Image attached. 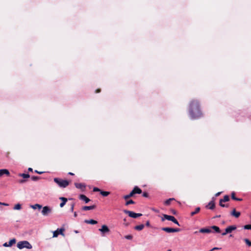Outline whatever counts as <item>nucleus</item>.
<instances>
[{
    "mask_svg": "<svg viewBox=\"0 0 251 251\" xmlns=\"http://www.w3.org/2000/svg\"><path fill=\"white\" fill-rule=\"evenodd\" d=\"M189 115L191 119L195 120L202 117L199 102L197 100L191 101L189 106Z\"/></svg>",
    "mask_w": 251,
    "mask_h": 251,
    "instance_id": "obj_1",
    "label": "nucleus"
},
{
    "mask_svg": "<svg viewBox=\"0 0 251 251\" xmlns=\"http://www.w3.org/2000/svg\"><path fill=\"white\" fill-rule=\"evenodd\" d=\"M17 247L18 249L21 250L24 248L31 249L32 248V245L27 241H22L18 242Z\"/></svg>",
    "mask_w": 251,
    "mask_h": 251,
    "instance_id": "obj_2",
    "label": "nucleus"
},
{
    "mask_svg": "<svg viewBox=\"0 0 251 251\" xmlns=\"http://www.w3.org/2000/svg\"><path fill=\"white\" fill-rule=\"evenodd\" d=\"M53 180L60 188H66L69 184L68 180H63L57 177L54 178Z\"/></svg>",
    "mask_w": 251,
    "mask_h": 251,
    "instance_id": "obj_3",
    "label": "nucleus"
},
{
    "mask_svg": "<svg viewBox=\"0 0 251 251\" xmlns=\"http://www.w3.org/2000/svg\"><path fill=\"white\" fill-rule=\"evenodd\" d=\"M165 219H166L168 221H171L173 222L174 223L178 225V226H180V225H179V223L178 222V221L173 216L164 214L163 217L162 218V221H163Z\"/></svg>",
    "mask_w": 251,
    "mask_h": 251,
    "instance_id": "obj_4",
    "label": "nucleus"
},
{
    "mask_svg": "<svg viewBox=\"0 0 251 251\" xmlns=\"http://www.w3.org/2000/svg\"><path fill=\"white\" fill-rule=\"evenodd\" d=\"M123 212H124V213L128 214L130 217L133 218H137L140 217L142 215V214L141 213H136L133 211H129V210H126V209H124L123 210Z\"/></svg>",
    "mask_w": 251,
    "mask_h": 251,
    "instance_id": "obj_5",
    "label": "nucleus"
},
{
    "mask_svg": "<svg viewBox=\"0 0 251 251\" xmlns=\"http://www.w3.org/2000/svg\"><path fill=\"white\" fill-rule=\"evenodd\" d=\"M51 212V209L48 206H45L43 207L41 213L43 216H47Z\"/></svg>",
    "mask_w": 251,
    "mask_h": 251,
    "instance_id": "obj_6",
    "label": "nucleus"
},
{
    "mask_svg": "<svg viewBox=\"0 0 251 251\" xmlns=\"http://www.w3.org/2000/svg\"><path fill=\"white\" fill-rule=\"evenodd\" d=\"M64 228H58L57 230L54 231L53 232V237H56L58 236V235L60 234L62 235H64L63 233V231H64Z\"/></svg>",
    "mask_w": 251,
    "mask_h": 251,
    "instance_id": "obj_7",
    "label": "nucleus"
},
{
    "mask_svg": "<svg viewBox=\"0 0 251 251\" xmlns=\"http://www.w3.org/2000/svg\"><path fill=\"white\" fill-rule=\"evenodd\" d=\"M99 230L101 232L102 236H104V234L110 231L108 227L106 225H102L101 228H100Z\"/></svg>",
    "mask_w": 251,
    "mask_h": 251,
    "instance_id": "obj_8",
    "label": "nucleus"
},
{
    "mask_svg": "<svg viewBox=\"0 0 251 251\" xmlns=\"http://www.w3.org/2000/svg\"><path fill=\"white\" fill-rule=\"evenodd\" d=\"M162 230L168 233L178 232L180 231L179 228H174L171 227H162Z\"/></svg>",
    "mask_w": 251,
    "mask_h": 251,
    "instance_id": "obj_9",
    "label": "nucleus"
},
{
    "mask_svg": "<svg viewBox=\"0 0 251 251\" xmlns=\"http://www.w3.org/2000/svg\"><path fill=\"white\" fill-rule=\"evenodd\" d=\"M214 201H215V198L213 197L212 198V200L208 203L207 205H206L205 207L206 208L209 209L210 210L214 209L215 207Z\"/></svg>",
    "mask_w": 251,
    "mask_h": 251,
    "instance_id": "obj_10",
    "label": "nucleus"
},
{
    "mask_svg": "<svg viewBox=\"0 0 251 251\" xmlns=\"http://www.w3.org/2000/svg\"><path fill=\"white\" fill-rule=\"evenodd\" d=\"M16 240L15 238L11 239L8 243L5 242L3 244V246L4 247H11L13 244H15Z\"/></svg>",
    "mask_w": 251,
    "mask_h": 251,
    "instance_id": "obj_11",
    "label": "nucleus"
},
{
    "mask_svg": "<svg viewBox=\"0 0 251 251\" xmlns=\"http://www.w3.org/2000/svg\"><path fill=\"white\" fill-rule=\"evenodd\" d=\"M75 185L76 188L80 189L82 191H84L86 188V185L84 183H75Z\"/></svg>",
    "mask_w": 251,
    "mask_h": 251,
    "instance_id": "obj_12",
    "label": "nucleus"
},
{
    "mask_svg": "<svg viewBox=\"0 0 251 251\" xmlns=\"http://www.w3.org/2000/svg\"><path fill=\"white\" fill-rule=\"evenodd\" d=\"M236 229V226L235 225H233V226H227L226 228V232H227V233H231L233 230H234Z\"/></svg>",
    "mask_w": 251,
    "mask_h": 251,
    "instance_id": "obj_13",
    "label": "nucleus"
},
{
    "mask_svg": "<svg viewBox=\"0 0 251 251\" xmlns=\"http://www.w3.org/2000/svg\"><path fill=\"white\" fill-rule=\"evenodd\" d=\"M79 198L80 200L83 201L85 203H88L90 201V200L85 195L81 194L79 196Z\"/></svg>",
    "mask_w": 251,
    "mask_h": 251,
    "instance_id": "obj_14",
    "label": "nucleus"
},
{
    "mask_svg": "<svg viewBox=\"0 0 251 251\" xmlns=\"http://www.w3.org/2000/svg\"><path fill=\"white\" fill-rule=\"evenodd\" d=\"M3 175L9 176L10 173L7 169H0V177H1Z\"/></svg>",
    "mask_w": 251,
    "mask_h": 251,
    "instance_id": "obj_15",
    "label": "nucleus"
},
{
    "mask_svg": "<svg viewBox=\"0 0 251 251\" xmlns=\"http://www.w3.org/2000/svg\"><path fill=\"white\" fill-rule=\"evenodd\" d=\"M134 193V195L135 194H140L142 193V190L137 186H135L133 189L131 191Z\"/></svg>",
    "mask_w": 251,
    "mask_h": 251,
    "instance_id": "obj_16",
    "label": "nucleus"
},
{
    "mask_svg": "<svg viewBox=\"0 0 251 251\" xmlns=\"http://www.w3.org/2000/svg\"><path fill=\"white\" fill-rule=\"evenodd\" d=\"M96 207L95 205H93L91 206H84L82 207V209L83 210H90L95 209Z\"/></svg>",
    "mask_w": 251,
    "mask_h": 251,
    "instance_id": "obj_17",
    "label": "nucleus"
},
{
    "mask_svg": "<svg viewBox=\"0 0 251 251\" xmlns=\"http://www.w3.org/2000/svg\"><path fill=\"white\" fill-rule=\"evenodd\" d=\"M59 199L62 201V202L60 204V207H63L67 201V199L64 197H60Z\"/></svg>",
    "mask_w": 251,
    "mask_h": 251,
    "instance_id": "obj_18",
    "label": "nucleus"
},
{
    "mask_svg": "<svg viewBox=\"0 0 251 251\" xmlns=\"http://www.w3.org/2000/svg\"><path fill=\"white\" fill-rule=\"evenodd\" d=\"M240 212L236 211L235 210V209H233V210L231 212V215L232 216H234L236 218H238L240 216Z\"/></svg>",
    "mask_w": 251,
    "mask_h": 251,
    "instance_id": "obj_19",
    "label": "nucleus"
},
{
    "mask_svg": "<svg viewBox=\"0 0 251 251\" xmlns=\"http://www.w3.org/2000/svg\"><path fill=\"white\" fill-rule=\"evenodd\" d=\"M199 231H200V232H201V233H209L212 232L211 229L208 228H202L200 229Z\"/></svg>",
    "mask_w": 251,
    "mask_h": 251,
    "instance_id": "obj_20",
    "label": "nucleus"
},
{
    "mask_svg": "<svg viewBox=\"0 0 251 251\" xmlns=\"http://www.w3.org/2000/svg\"><path fill=\"white\" fill-rule=\"evenodd\" d=\"M84 222L85 223H86V224H92V225H95V224H97L98 223L97 221H95V220H93V219L85 220L84 221Z\"/></svg>",
    "mask_w": 251,
    "mask_h": 251,
    "instance_id": "obj_21",
    "label": "nucleus"
},
{
    "mask_svg": "<svg viewBox=\"0 0 251 251\" xmlns=\"http://www.w3.org/2000/svg\"><path fill=\"white\" fill-rule=\"evenodd\" d=\"M211 228L213 229L215 231V232L216 233H220L221 232V230H220V228L217 226H211Z\"/></svg>",
    "mask_w": 251,
    "mask_h": 251,
    "instance_id": "obj_22",
    "label": "nucleus"
},
{
    "mask_svg": "<svg viewBox=\"0 0 251 251\" xmlns=\"http://www.w3.org/2000/svg\"><path fill=\"white\" fill-rule=\"evenodd\" d=\"M144 226H145L144 225L141 224V225L135 226L134 227V229L140 231V230H142L144 228Z\"/></svg>",
    "mask_w": 251,
    "mask_h": 251,
    "instance_id": "obj_23",
    "label": "nucleus"
},
{
    "mask_svg": "<svg viewBox=\"0 0 251 251\" xmlns=\"http://www.w3.org/2000/svg\"><path fill=\"white\" fill-rule=\"evenodd\" d=\"M229 200V198L228 195H225L223 199H220V203L223 202H226Z\"/></svg>",
    "mask_w": 251,
    "mask_h": 251,
    "instance_id": "obj_24",
    "label": "nucleus"
},
{
    "mask_svg": "<svg viewBox=\"0 0 251 251\" xmlns=\"http://www.w3.org/2000/svg\"><path fill=\"white\" fill-rule=\"evenodd\" d=\"M30 207L32 208H33V209H35L37 208H38L39 209H40L42 207V205L39 204H35L34 205H31L30 206Z\"/></svg>",
    "mask_w": 251,
    "mask_h": 251,
    "instance_id": "obj_25",
    "label": "nucleus"
},
{
    "mask_svg": "<svg viewBox=\"0 0 251 251\" xmlns=\"http://www.w3.org/2000/svg\"><path fill=\"white\" fill-rule=\"evenodd\" d=\"M19 176L23 177L24 178H29L30 177V176H29V174H25V173L19 174Z\"/></svg>",
    "mask_w": 251,
    "mask_h": 251,
    "instance_id": "obj_26",
    "label": "nucleus"
},
{
    "mask_svg": "<svg viewBox=\"0 0 251 251\" xmlns=\"http://www.w3.org/2000/svg\"><path fill=\"white\" fill-rule=\"evenodd\" d=\"M134 195V193L131 192L129 194L125 195L123 197L124 199L125 200H127L128 198L132 197Z\"/></svg>",
    "mask_w": 251,
    "mask_h": 251,
    "instance_id": "obj_27",
    "label": "nucleus"
},
{
    "mask_svg": "<svg viewBox=\"0 0 251 251\" xmlns=\"http://www.w3.org/2000/svg\"><path fill=\"white\" fill-rule=\"evenodd\" d=\"M200 208L199 207H197L194 211H193L191 213V214H190L191 216H194L195 214L198 213L200 211Z\"/></svg>",
    "mask_w": 251,
    "mask_h": 251,
    "instance_id": "obj_28",
    "label": "nucleus"
},
{
    "mask_svg": "<svg viewBox=\"0 0 251 251\" xmlns=\"http://www.w3.org/2000/svg\"><path fill=\"white\" fill-rule=\"evenodd\" d=\"M100 194L103 197H106L110 194V193L108 191H104L101 190Z\"/></svg>",
    "mask_w": 251,
    "mask_h": 251,
    "instance_id": "obj_29",
    "label": "nucleus"
},
{
    "mask_svg": "<svg viewBox=\"0 0 251 251\" xmlns=\"http://www.w3.org/2000/svg\"><path fill=\"white\" fill-rule=\"evenodd\" d=\"M173 200H175V199L174 198H170L168 200H167L165 201V204L166 205H168L170 204L171 203V201H173Z\"/></svg>",
    "mask_w": 251,
    "mask_h": 251,
    "instance_id": "obj_30",
    "label": "nucleus"
},
{
    "mask_svg": "<svg viewBox=\"0 0 251 251\" xmlns=\"http://www.w3.org/2000/svg\"><path fill=\"white\" fill-rule=\"evenodd\" d=\"M231 198L233 200H236V201H240L242 200V199H239V198H237L235 196V194L234 192H232L231 193Z\"/></svg>",
    "mask_w": 251,
    "mask_h": 251,
    "instance_id": "obj_31",
    "label": "nucleus"
},
{
    "mask_svg": "<svg viewBox=\"0 0 251 251\" xmlns=\"http://www.w3.org/2000/svg\"><path fill=\"white\" fill-rule=\"evenodd\" d=\"M21 208V205L20 203L16 204L13 207L14 210H20Z\"/></svg>",
    "mask_w": 251,
    "mask_h": 251,
    "instance_id": "obj_32",
    "label": "nucleus"
},
{
    "mask_svg": "<svg viewBox=\"0 0 251 251\" xmlns=\"http://www.w3.org/2000/svg\"><path fill=\"white\" fill-rule=\"evenodd\" d=\"M40 178V177L38 176H32L31 177V180L34 181H36L38 180Z\"/></svg>",
    "mask_w": 251,
    "mask_h": 251,
    "instance_id": "obj_33",
    "label": "nucleus"
},
{
    "mask_svg": "<svg viewBox=\"0 0 251 251\" xmlns=\"http://www.w3.org/2000/svg\"><path fill=\"white\" fill-rule=\"evenodd\" d=\"M244 240L248 246L251 247V241L247 238L244 239Z\"/></svg>",
    "mask_w": 251,
    "mask_h": 251,
    "instance_id": "obj_34",
    "label": "nucleus"
},
{
    "mask_svg": "<svg viewBox=\"0 0 251 251\" xmlns=\"http://www.w3.org/2000/svg\"><path fill=\"white\" fill-rule=\"evenodd\" d=\"M134 203H135V202L133 200H130L129 201H126L125 204H126V205H128L129 204H134Z\"/></svg>",
    "mask_w": 251,
    "mask_h": 251,
    "instance_id": "obj_35",
    "label": "nucleus"
},
{
    "mask_svg": "<svg viewBox=\"0 0 251 251\" xmlns=\"http://www.w3.org/2000/svg\"><path fill=\"white\" fill-rule=\"evenodd\" d=\"M244 228L245 229L251 230V225H246L244 226Z\"/></svg>",
    "mask_w": 251,
    "mask_h": 251,
    "instance_id": "obj_36",
    "label": "nucleus"
},
{
    "mask_svg": "<svg viewBox=\"0 0 251 251\" xmlns=\"http://www.w3.org/2000/svg\"><path fill=\"white\" fill-rule=\"evenodd\" d=\"M93 190L94 192H100V193L101 191V190L98 187H94Z\"/></svg>",
    "mask_w": 251,
    "mask_h": 251,
    "instance_id": "obj_37",
    "label": "nucleus"
},
{
    "mask_svg": "<svg viewBox=\"0 0 251 251\" xmlns=\"http://www.w3.org/2000/svg\"><path fill=\"white\" fill-rule=\"evenodd\" d=\"M75 203H73L71 204V208H70V211L72 212H74V208Z\"/></svg>",
    "mask_w": 251,
    "mask_h": 251,
    "instance_id": "obj_38",
    "label": "nucleus"
},
{
    "mask_svg": "<svg viewBox=\"0 0 251 251\" xmlns=\"http://www.w3.org/2000/svg\"><path fill=\"white\" fill-rule=\"evenodd\" d=\"M219 205L222 207H228V205H226L225 204H223V202L220 203V201H219Z\"/></svg>",
    "mask_w": 251,
    "mask_h": 251,
    "instance_id": "obj_39",
    "label": "nucleus"
},
{
    "mask_svg": "<svg viewBox=\"0 0 251 251\" xmlns=\"http://www.w3.org/2000/svg\"><path fill=\"white\" fill-rule=\"evenodd\" d=\"M125 237L127 240H131L132 238V236L130 235H126Z\"/></svg>",
    "mask_w": 251,
    "mask_h": 251,
    "instance_id": "obj_40",
    "label": "nucleus"
},
{
    "mask_svg": "<svg viewBox=\"0 0 251 251\" xmlns=\"http://www.w3.org/2000/svg\"><path fill=\"white\" fill-rule=\"evenodd\" d=\"M26 180L25 179H21V180H19V182L20 183H24L25 182Z\"/></svg>",
    "mask_w": 251,
    "mask_h": 251,
    "instance_id": "obj_41",
    "label": "nucleus"
},
{
    "mask_svg": "<svg viewBox=\"0 0 251 251\" xmlns=\"http://www.w3.org/2000/svg\"><path fill=\"white\" fill-rule=\"evenodd\" d=\"M142 195L144 197L147 198L148 197V194L147 192H144Z\"/></svg>",
    "mask_w": 251,
    "mask_h": 251,
    "instance_id": "obj_42",
    "label": "nucleus"
},
{
    "mask_svg": "<svg viewBox=\"0 0 251 251\" xmlns=\"http://www.w3.org/2000/svg\"><path fill=\"white\" fill-rule=\"evenodd\" d=\"M220 249H221V248H217V247H214V248H212L211 249V251H213L214 250H220Z\"/></svg>",
    "mask_w": 251,
    "mask_h": 251,
    "instance_id": "obj_43",
    "label": "nucleus"
},
{
    "mask_svg": "<svg viewBox=\"0 0 251 251\" xmlns=\"http://www.w3.org/2000/svg\"><path fill=\"white\" fill-rule=\"evenodd\" d=\"M35 172L38 174H42L43 173V172H39V171H38L37 170H35Z\"/></svg>",
    "mask_w": 251,
    "mask_h": 251,
    "instance_id": "obj_44",
    "label": "nucleus"
},
{
    "mask_svg": "<svg viewBox=\"0 0 251 251\" xmlns=\"http://www.w3.org/2000/svg\"><path fill=\"white\" fill-rule=\"evenodd\" d=\"M146 226H150V222L149 221H148L146 223Z\"/></svg>",
    "mask_w": 251,
    "mask_h": 251,
    "instance_id": "obj_45",
    "label": "nucleus"
},
{
    "mask_svg": "<svg viewBox=\"0 0 251 251\" xmlns=\"http://www.w3.org/2000/svg\"><path fill=\"white\" fill-rule=\"evenodd\" d=\"M221 193H222V192H219L215 194V197H218V196H219Z\"/></svg>",
    "mask_w": 251,
    "mask_h": 251,
    "instance_id": "obj_46",
    "label": "nucleus"
},
{
    "mask_svg": "<svg viewBox=\"0 0 251 251\" xmlns=\"http://www.w3.org/2000/svg\"><path fill=\"white\" fill-rule=\"evenodd\" d=\"M227 234H228V233H227V232H226V230H225V231L222 233V236H225V235H226Z\"/></svg>",
    "mask_w": 251,
    "mask_h": 251,
    "instance_id": "obj_47",
    "label": "nucleus"
},
{
    "mask_svg": "<svg viewBox=\"0 0 251 251\" xmlns=\"http://www.w3.org/2000/svg\"><path fill=\"white\" fill-rule=\"evenodd\" d=\"M0 205H4V206H8V204L6 203L1 202V204Z\"/></svg>",
    "mask_w": 251,
    "mask_h": 251,
    "instance_id": "obj_48",
    "label": "nucleus"
},
{
    "mask_svg": "<svg viewBox=\"0 0 251 251\" xmlns=\"http://www.w3.org/2000/svg\"><path fill=\"white\" fill-rule=\"evenodd\" d=\"M74 217H76L77 215V213L76 212H75L74 213Z\"/></svg>",
    "mask_w": 251,
    "mask_h": 251,
    "instance_id": "obj_49",
    "label": "nucleus"
},
{
    "mask_svg": "<svg viewBox=\"0 0 251 251\" xmlns=\"http://www.w3.org/2000/svg\"><path fill=\"white\" fill-rule=\"evenodd\" d=\"M28 170L29 171L32 172V171H33V169H32L31 168H29L28 169Z\"/></svg>",
    "mask_w": 251,
    "mask_h": 251,
    "instance_id": "obj_50",
    "label": "nucleus"
},
{
    "mask_svg": "<svg viewBox=\"0 0 251 251\" xmlns=\"http://www.w3.org/2000/svg\"><path fill=\"white\" fill-rule=\"evenodd\" d=\"M220 217H221V215H216V216L214 217V218H220Z\"/></svg>",
    "mask_w": 251,
    "mask_h": 251,
    "instance_id": "obj_51",
    "label": "nucleus"
},
{
    "mask_svg": "<svg viewBox=\"0 0 251 251\" xmlns=\"http://www.w3.org/2000/svg\"><path fill=\"white\" fill-rule=\"evenodd\" d=\"M69 174L70 175H74V174L73 173H71V172L69 173Z\"/></svg>",
    "mask_w": 251,
    "mask_h": 251,
    "instance_id": "obj_52",
    "label": "nucleus"
},
{
    "mask_svg": "<svg viewBox=\"0 0 251 251\" xmlns=\"http://www.w3.org/2000/svg\"><path fill=\"white\" fill-rule=\"evenodd\" d=\"M100 92V89H98L96 91L97 93H99Z\"/></svg>",
    "mask_w": 251,
    "mask_h": 251,
    "instance_id": "obj_53",
    "label": "nucleus"
},
{
    "mask_svg": "<svg viewBox=\"0 0 251 251\" xmlns=\"http://www.w3.org/2000/svg\"><path fill=\"white\" fill-rule=\"evenodd\" d=\"M173 213L174 214H176V211H175V210H173Z\"/></svg>",
    "mask_w": 251,
    "mask_h": 251,
    "instance_id": "obj_54",
    "label": "nucleus"
},
{
    "mask_svg": "<svg viewBox=\"0 0 251 251\" xmlns=\"http://www.w3.org/2000/svg\"><path fill=\"white\" fill-rule=\"evenodd\" d=\"M75 232L76 233L78 232L77 230H75Z\"/></svg>",
    "mask_w": 251,
    "mask_h": 251,
    "instance_id": "obj_55",
    "label": "nucleus"
},
{
    "mask_svg": "<svg viewBox=\"0 0 251 251\" xmlns=\"http://www.w3.org/2000/svg\"><path fill=\"white\" fill-rule=\"evenodd\" d=\"M229 237H232V234H230V235H229Z\"/></svg>",
    "mask_w": 251,
    "mask_h": 251,
    "instance_id": "obj_56",
    "label": "nucleus"
},
{
    "mask_svg": "<svg viewBox=\"0 0 251 251\" xmlns=\"http://www.w3.org/2000/svg\"><path fill=\"white\" fill-rule=\"evenodd\" d=\"M168 251H172L171 250H168Z\"/></svg>",
    "mask_w": 251,
    "mask_h": 251,
    "instance_id": "obj_57",
    "label": "nucleus"
},
{
    "mask_svg": "<svg viewBox=\"0 0 251 251\" xmlns=\"http://www.w3.org/2000/svg\"><path fill=\"white\" fill-rule=\"evenodd\" d=\"M1 204V202H0V204Z\"/></svg>",
    "mask_w": 251,
    "mask_h": 251,
    "instance_id": "obj_58",
    "label": "nucleus"
},
{
    "mask_svg": "<svg viewBox=\"0 0 251 251\" xmlns=\"http://www.w3.org/2000/svg\"><path fill=\"white\" fill-rule=\"evenodd\" d=\"M211 251V250H210V251Z\"/></svg>",
    "mask_w": 251,
    "mask_h": 251,
    "instance_id": "obj_59",
    "label": "nucleus"
}]
</instances>
